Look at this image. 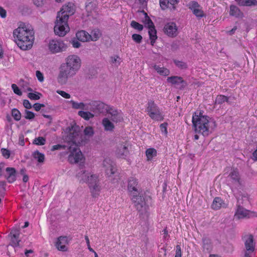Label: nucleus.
<instances>
[{"label": "nucleus", "mask_w": 257, "mask_h": 257, "mask_svg": "<svg viewBox=\"0 0 257 257\" xmlns=\"http://www.w3.org/2000/svg\"><path fill=\"white\" fill-rule=\"evenodd\" d=\"M66 131L67 134L64 138L66 144L54 145L51 151L67 149L68 151L67 153H70L68 157L69 162L71 164L77 163L83 158L81 152L77 147L85 144L87 140L83 137L79 131L78 125L75 124L71 125V127L69 126L66 128Z\"/></svg>", "instance_id": "1"}, {"label": "nucleus", "mask_w": 257, "mask_h": 257, "mask_svg": "<svg viewBox=\"0 0 257 257\" xmlns=\"http://www.w3.org/2000/svg\"><path fill=\"white\" fill-rule=\"evenodd\" d=\"M192 123L196 133L208 136L216 127L215 120L209 116L203 115L201 111L195 112L192 116Z\"/></svg>", "instance_id": "2"}, {"label": "nucleus", "mask_w": 257, "mask_h": 257, "mask_svg": "<svg viewBox=\"0 0 257 257\" xmlns=\"http://www.w3.org/2000/svg\"><path fill=\"white\" fill-rule=\"evenodd\" d=\"M14 36L17 38L18 46L23 50L32 48L34 40V32L31 27H19L14 31Z\"/></svg>", "instance_id": "3"}, {"label": "nucleus", "mask_w": 257, "mask_h": 257, "mask_svg": "<svg viewBox=\"0 0 257 257\" xmlns=\"http://www.w3.org/2000/svg\"><path fill=\"white\" fill-rule=\"evenodd\" d=\"M59 73L58 76V82L61 85L65 84L69 78L73 77L76 73L77 71L68 66L64 63H62L59 68Z\"/></svg>", "instance_id": "4"}, {"label": "nucleus", "mask_w": 257, "mask_h": 257, "mask_svg": "<svg viewBox=\"0 0 257 257\" xmlns=\"http://www.w3.org/2000/svg\"><path fill=\"white\" fill-rule=\"evenodd\" d=\"M67 17V16H63V19H61L57 17L54 28V31L56 35L63 37L69 31L70 28L68 25Z\"/></svg>", "instance_id": "5"}, {"label": "nucleus", "mask_w": 257, "mask_h": 257, "mask_svg": "<svg viewBox=\"0 0 257 257\" xmlns=\"http://www.w3.org/2000/svg\"><path fill=\"white\" fill-rule=\"evenodd\" d=\"M131 199L135 204V206L141 214H146L148 216L149 206L147 204L145 198L140 194H134L131 195Z\"/></svg>", "instance_id": "6"}, {"label": "nucleus", "mask_w": 257, "mask_h": 257, "mask_svg": "<svg viewBox=\"0 0 257 257\" xmlns=\"http://www.w3.org/2000/svg\"><path fill=\"white\" fill-rule=\"evenodd\" d=\"M146 110L148 114L152 119L156 121H162L164 119L162 112L154 101H149Z\"/></svg>", "instance_id": "7"}, {"label": "nucleus", "mask_w": 257, "mask_h": 257, "mask_svg": "<svg viewBox=\"0 0 257 257\" xmlns=\"http://www.w3.org/2000/svg\"><path fill=\"white\" fill-rule=\"evenodd\" d=\"M86 183L88 184L92 197H97L100 191V186L98 176L96 175L90 174Z\"/></svg>", "instance_id": "8"}, {"label": "nucleus", "mask_w": 257, "mask_h": 257, "mask_svg": "<svg viewBox=\"0 0 257 257\" xmlns=\"http://www.w3.org/2000/svg\"><path fill=\"white\" fill-rule=\"evenodd\" d=\"M48 47L52 53L55 54L65 51L67 46L63 41L53 39L50 41Z\"/></svg>", "instance_id": "9"}, {"label": "nucleus", "mask_w": 257, "mask_h": 257, "mask_svg": "<svg viewBox=\"0 0 257 257\" xmlns=\"http://www.w3.org/2000/svg\"><path fill=\"white\" fill-rule=\"evenodd\" d=\"M109 105L99 101H92L89 103L88 110L95 114L105 113Z\"/></svg>", "instance_id": "10"}, {"label": "nucleus", "mask_w": 257, "mask_h": 257, "mask_svg": "<svg viewBox=\"0 0 257 257\" xmlns=\"http://www.w3.org/2000/svg\"><path fill=\"white\" fill-rule=\"evenodd\" d=\"M257 217V213L247 210L240 205H237L234 217L238 219Z\"/></svg>", "instance_id": "11"}, {"label": "nucleus", "mask_w": 257, "mask_h": 257, "mask_svg": "<svg viewBox=\"0 0 257 257\" xmlns=\"http://www.w3.org/2000/svg\"><path fill=\"white\" fill-rule=\"evenodd\" d=\"M75 11L74 5L72 3H68L62 7L61 10L58 12L57 17L63 19V16H67V21H68L69 16L74 14Z\"/></svg>", "instance_id": "12"}, {"label": "nucleus", "mask_w": 257, "mask_h": 257, "mask_svg": "<svg viewBox=\"0 0 257 257\" xmlns=\"http://www.w3.org/2000/svg\"><path fill=\"white\" fill-rule=\"evenodd\" d=\"M65 65L70 67L76 71L78 72L81 67V61L80 58L76 55H71L66 58Z\"/></svg>", "instance_id": "13"}, {"label": "nucleus", "mask_w": 257, "mask_h": 257, "mask_svg": "<svg viewBox=\"0 0 257 257\" xmlns=\"http://www.w3.org/2000/svg\"><path fill=\"white\" fill-rule=\"evenodd\" d=\"M128 144L126 141L119 142L116 145L115 154L118 158H125L129 155Z\"/></svg>", "instance_id": "14"}, {"label": "nucleus", "mask_w": 257, "mask_h": 257, "mask_svg": "<svg viewBox=\"0 0 257 257\" xmlns=\"http://www.w3.org/2000/svg\"><path fill=\"white\" fill-rule=\"evenodd\" d=\"M127 190L130 196L139 194L141 188L138 184V180L134 177H130L128 180Z\"/></svg>", "instance_id": "15"}, {"label": "nucleus", "mask_w": 257, "mask_h": 257, "mask_svg": "<svg viewBox=\"0 0 257 257\" xmlns=\"http://www.w3.org/2000/svg\"><path fill=\"white\" fill-rule=\"evenodd\" d=\"M106 112L110 115L109 118L114 122H120L123 120V116L121 111H118L113 107L109 106Z\"/></svg>", "instance_id": "16"}, {"label": "nucleus", "mask_w": 257, "mask_h": 257, "mask_svg": "<svg viewBox=\"0 0 257 257\" xmlns=\"http://www.w3.org/2000/svg\"><path fill=\"white\" fill-rule=\"evenodd\" d=\"M167 81L173 85H180L179 88L181 90L183 89L187 85V82L182 77L178 76L169 77L167 79Z\"/></svg>", "instance_id": "17"}, {"label": "nucleus", "mask_w": 257, "mask_h": 257, "mask_svg": "<svg viewBox=\"0 0 257 257\" xmlns=\"http://www.w3.org/2000/svg\"><path fill=\"white\" fill-rule=\"evenodd\" d=\"M164 30L168 36L174 37L177 35V27L175 23H169L166 24L164 28Z\"/></svg>", "instance_id": "18"}, {"label": "nucleus", "mask_w": 257, "mask_h": 257, "mask_svg": "<svg viewBox=\"0 0 257 257\" xmlns=\"http://www.w3.org/2000/svg\"><path fill=\"white\" fill-rule=\"evenodd\" d=\"M6 171L7 175H6L5 177L8 182L10 183L15 182L16 180V170L13 167H8L6 168Z\"/></svg>", "instance_id": "19"}, {"label": "nucleus", "mask_w": 257, "mask_h": 257, "mask_svg": "<svg viewBox=\"0 0 257 257\" xmlns=\"http://www.w3.org/2000/svg\"><path fill=\"white\" fill-rule=\"evenodd\" d=\"M103 166L105 168V172L108 176H111L115 174V169L111 163L109 159H105L103 162Z\"/></svg>", "instance_id": "20"}, {"label": "nucleus", "mask_w": 257, "mask_h": 257, "mask_svg": "<svg viewBox=\"0 0 257 257\" xmlns=\"http://www.w3.org/2000/svg\"><path fill=\"white\" fill-rule=\"evenodd\" d=\"M67 243V238L66 236H60L56 243L57 248L60 251H66L67 247L66 244Z\"/></svg>", "instance_id": "21"}, {"label": "nucleus", "mask_w": 257, "mask_h": 257, "mask_svg": "<svg viewBox=\"0 0 257 257\" xmlns=\"http://www.w3.org/2000/svg\"><path fill=\"white\" fill-rule=\"evenodd\" d=\"M226 206L227 205L224 201L219 197H215L211 205V208L214 210H218L222 207L225 208Z\"/></svg>", "instance_id": "22"}, {"label": "nucleus", "mask_w": 257, "mask_h": 257, "mask_svg": "<svg viewBox=\"0 0 257 257\" xmlns=\"http://www.w3.org/2000/svg\"><path fill=\"white\" fill-rule=\"evenodd\" d=\"M76 36L79 41L82 42L90 41V36H89V34L85 31L81 30L78 32L76 34Z\"/></svg>", "instance_id": "23"}, {"label": "nucleus", "mask_w": 257, "mask_h": 257, "mask_svg": "<svg viewBox=\"0 0 257 257\" xmlns=\"http://www.w3.org/2000/svg\"><path fill=\"white\" fill-rule=\"evenodd\" d=\"M89 175L90 173H89L88 172H86L84 170H80V171L77 174L76 177L79 179L80 183H83L87 182Z\"/></svg>", "instance_id": "24"}, {"label": "nucleus", "mask_w": 257, "mask_h": 257, "mask_svg": "<svg viewBox=\"0 0 257 257\" xmlns=\"http://www.w3.org/2000/svg\"><path fill=\"white\" fill-rule=\"evenodd\" d=\"M69 102L71 103L73 108L88 110L89 103H84L83 102L78 103L73 100H70Z\"/></svg>", "instance_id": "25"}, {"label": "nucleus", "mask_w": 257, "mask_h": 257, "mask_svg": "<svg viewBox=\"0 0 257 257\" xmlns=\"http://www.w3.org/2000/svg\"><path fill=\"white\" fill-rule=\"evenodd\" d=\"M102 123L104 127V130L106 131H112L114 128V124L108 118H104L102 119Z\"/></svg>", "instance_id": "26"}, {"label": "nucleus", "mask_w": 257, "mask_h": 257, "mask_svg": "<svg viewBox=\"0 0 257 257\" xmlns=\"http://www.w3.org/2000/svg\"><path fill=\"white\" fill-rule=\"evenodd\" d=\"M153 68L161 75L167 76L170 74V70L166 68L161 67L157 65H154Z\"/></svg>", "instance_id": "27"}, {"label": "nucleus", "mask_w": 257, "mask_h": 257, "mask_svg": "<svg viewBox=\"0 0 257 257\" xmlns=\"http://www.w3.org/2000/svg\"><path fill=\"white\" fill-rule=\"evenodd\" d=\"M149 35L151 40V44L153 46L156 40L157 39V31L155 27H152L151 28L149 29Z\"/></svg>", "instance_id": "28"}, {"label": "nucleus", "mask_w": 257, "mask_h": 257, "mask_svg": "<svg viewBox=\"0 0 257 257\" xmlns=\"http://www.w3.org/2000/svg\"><path fill=\"white\" fill-rule=\"evenodd\" d=\"M229 14L231 16L235 17H241L243 15L238 8L234 5L230 6Z\"/></svg>", "instance_id": "29"}, {"label": "nucleus", "mask_w": 257, "mask_h": 257, "mask_svg": "<svg viewBox=\"0 0 257 257\" xmlns=\"http://www.w3.org/2000/svg\"><path fill=\"white\" fill-rule=\"evenodd\" d=\"M32 156L35 159L37 160L39 163L42 164L45 161V157L44 154L39 152L38 150L33 153Z\"/></svg>", "instance_id": "30"}, {"label": "nucleus", "mask_w": 257, "mask_h": 257, "mask_svg": "<svg viewBox=\"0 0 257 257\" xmlns=\"http://www.w3.org/2000/svg\"><path fill=\"white\" fill-rule=\"evenodd\" d=\"M96 7V4L93 2V0H86L85 3V9L87 12V16H89L92 11Z\"/></svg>", "instance_id": "31"}, {"label": "nucleus", "mask_w": 257, "mask_h": 257, "mask_svg": "<svg viewBox=\"0 0 257 257\" xmlns=\"http://www.w3.org/2000/svg\"><path fill=\"white\" fill-rule=\"evenodd\" d=\"M238 4L242 6H250L257 5L256 0H236Z\"/></svg>", "instance_id": "32"}, {"label": "nucleus", "mask_w": 257, "mask_h": 257, "mask_svg": "<svg viewBox=\"0 0 257 257\" xmlns=\"http://www.w3.org/2000/svg\"><path fill=\"white\" fill-rule=\"evenodd\" d=\"M79 131L81 132L83 137H84L87 140V142L86 143H85V144L81 145L80 146L84 145L85 144H86L87 143V142L88 141V140L86 138V136H88V137L92 136L94 134L93 130L91 127H90V126L86 127L84 130V134L85 136L83 135L82 132L81 131L80 128H79Z\"/></svg>", "instance_id": "33"}, {"label": "nucleus", "mask_w": 257, "mask_h": 257, "mask_svg": "<svg viewBox=\"0 0 257 257\" xmlns=\"http://www.w3.org/2000/svg\"><path fill=\"white\" fill-rule=\"evenodd\" d=\"M78 115L85 120H88L94 117V115L89 111L80 110L78 112Z\"/></svg>", "instance_id": "34"}, {"label": "nucleus", "mask_w": 257, "mask_h": 257, "mask_svg": "<svg viewBox=\"0 0 257 257\" xmlns=\"http://www.w3.org/2000/svg\"><path fill=\"white\" fill-rule=\"evenodd\" d=\"M202 241L203 248L209 251L211 248L210 239L206 237H204L202 238Z\"/></svg>", "instance_id": "35"}, {"label": "nucleus", "mask_w": 257, "mask_h": 257, "mask_svg": "<svg viewBox=\"0 0 257 257\" xmlns=\"http://www.w3.org/2000/svg\"><path fill=\"white\" fill-rule=\"evenodd\" d=\"M145 16V20L143 22L145 24L146 26H147L148 29L151 28L152 27H155L154 24L151 19L149 17L147 14L145 13L144 11H143Z\"/></svg>", "instance_id": "36"}, {"label": "nucleus", "mask_w": 257, "mask_h": 257, "mask_svg": "<svg viewBox=\"0 0 257 257\" xmlns=\"http://www.w3.org/2000/svg\"><path fill=\"white\" fill-rule=\"evenodd\" d=\"M146 155L148 160H151L153 157L157 155V151L154 148H149L146 150Z\"/></svg>", "instance_id": "37"}, {"label": "nucleus", "mask_w": 257, "mask_h": 257, "mask_svg": "<svg viewBox=\"0 0 257 257\" xmlns=\"http://www.w3.org/2000/svg\"><path fill=\"white\" fill-rule=\"evenodd\" d=\"M224 102H227L229 103L228 97L223 95H219L217 96L215 100V103L221 104L224 103Z\"/></svg>", "instance_id": "38"}, {"label": "nucleus", "mask_w": 257, "mask_h": 257, "mask_svg": "<svg viewBox=\"0 0 257 257\" xmlns=\"http://www.w3.org/2000/svg\"><path fill=\"white\" fill-rule=\"evenodd\" d=\"M89 36H90V41H96L99 38L100 34L98 30H93Z\"/></svg>", "instance_id": "39"}, {"label": "nucleus", "mask_w": 257, "mask_h": 257, "mask_svg": "<svg viewBox=\"0 0 257 257\" xmlns=\"http://www.w3.org/2000/svg\"><path fill=\"white\" fill-rule=\"evenodd\" d=\"M12 115L16 121H19L21 119V113L17 108L12 109Z\"/></svg>", "instance_id": "40"}, {"label": "nucleus", "mask_w": 257, "mask_h": 257, "mask_svg": "<svg viewBox=\"0 0 257 257\" xmlns=\"http://www.w3.org/2000/svg\"><path fill=\"white\" fill-rule=\"evenodd\" d=\"M46 139L43 137H39L34 139L33 144L36 145H44L46 143Z\"/></svg>", "instance_id": "41"}, {"label": "nucleus", "mask_w": 257, "mask_h": 257, "mask_svg": "<svg viewBox=\"0 0 257 257\" xmlns=\"http://www.w3.org/2000/svg\"><path fill=\"white\" fill-rule=\"evenodd\" d=\"M174 63H175L176 66H177L179 68L181 69H186L187 68V64L183 61L174 60Z\"/></svg>", "instance_id": "42"}, {"label": "nucleus", "mask_w": 257, "mask_h": 257, "mask_svg": "<svg viewBox=\"0 0 257 257\" xmlns=\"http://www.w3.org/2000/svg\"><path fill=\"white\" fill-rule=\"evenodd\" d=\"M42 95L41 93L38 92H36L35 93L30 92L28 93V97L31 100H39Z\"/></svg>", "instance_id": "43"}, {"label": "nucleus", "mask_w": 257, "mask_h": 257, "mask_svg": "<svg viewBox=\"0 0 257 257\" xmlns=\"http://www.w3.org/2000/svg\"><path fill=\"white\" fill-rule=\"evenodd\" d=\"M24 117L27 119L32 120L35 117V114L32 111L25 109Z\"/></svg>", "instance_id": "44"}, {"label": "nucleus", "mask_w": 257, "mask_h": 257, "mask_svg": "<svg viewBox=\"0 0 257 257\" xmlns=\"http://www.w3.org/2000/svg\"><path fill=\"white\" fill-rule=\"evenodd\" d=\"M131 26L133 28L140 31L143 30V26L135 21H132L131 22Z\"/></svg>", "instance_id": "45"}, {"label": "nucleus", "mask_w": 257, "mask_h": 257, "mask_svg": "<svg viewBox=\"0 0 257 257\" xmlns=\"http://www.w3.org/2000/svg\"><path fill=\"white\" fill-rule=\"evenodd\" d=\"M231 178L236 182H238L239 180V174L237 171L233 170L230 174Z\"/></svg>", "instance_id": "46"}, {"label": "nucleus", "mask_w": 257, "mask_h": 257, "mask_svg": "<svg viewBox=\"0 0 257 257\" xmlns=\"http://www.w3.org/2000/svg\"><path fill=\"white\" fill-rule=\"evenodd\" d=\"M168 0H160V5L162 10H165L167 8L170 9V6Z\"/></svg>", "instance_id": "47"}, {"label": "nucleus", "mask_w": 257, "mask_h": 257, "mask_svg": "<svg viewBox=\"0 0 257 257\" xmlns=\"http://www.w3.org/2000/svg\"><path fill=\"white\" fill-rule=\"evenodd\" d=\"M132 39L138 44H140L142 41V36L141 35L134 34L132 35Z\"/></svg>", "instance_id": "48"}, {"label": "nucleus", "mask_w": 257, "mask_h": 257, "mask_svg": "<svg viewBox=\"0 0 257 257\" xmlns=\"http://www.w3.org/2000/svg\"><path fill=\"white\" fill-rule=\"evenodd\" d=\"M200 7L198 3L195 1H192L189 4V8L193 12Z\"/></svg>", "instance_id": "49"}, {"label": "nucleus", "mask_w": 257, "mask_h": 257, "mask_svg": "<svg viewBox=\"0 0 257 257\" xmlns=\"http://www.w3.org/2000/svg\"><path fill=\"white\" fill-rule=\"evenodd\" d=\"M12 244H11L14 248H16L17 246H20V242L21 240L19 239V238H14L12 236L11 238Z\"/></svg>", "instance_id": "50"}, {"label": "nucleus", "mask_w": 257, "mask_h": 257, "mask_svg": "<svg viewBox=\"0 0 257 257\" xmlns=\"http://www.w3.org/2000/svg\"><path fill=\"white\" fill-rule=\"evenodd\" d=\"M12 88L15 94L19 96H21L22 95V91L20 90V89L19 88V87L17 86L16 84H13L12 85Z\"/></svg>", "instance_id": "51"}, {"label": "nucleus", "mask_w": 257, "mask_h": 257, "mask_svg": "<svg viewBox=\"0 0 257 257\" xmlns=\"http://www.w3.org/2000/svg\"><path fill=\"white\" fill-rule=\"evenodd\" d=\"M170 9L175 10L176 9V5L179 3V0H168Z\"/></svg>", "instance_id": "52"}, {"label": "nucleus", "mask_w": 257, "mask_h": 257, "mask_svg": "<svg viewBox=\"0 0 257 257\" xmlns=\"http://www.w3.org/2000/svg\"><path fill=\"white\" fill-rule=\"evenodd\" d=\"M11 236L14 238H19L20 235V230L17 228H15L12 230L11 233Z\"/></svg>", "instance_id": "53"}, {"label": "nucleus", "mask_w": 257, "mask_h": 257, "mask_svg": "<svg viewBox=\"0 0 257 257\" xmlns=\"http://www.w3.org/2000/svg\"><path fill=\"white\" fill-rule=\"evenodd\" d=\"M120 58L118 56L111 57V62L112 64H114L115 65L118 66L120 64Z\"/></svg>", "instance_id": "54"}, {"label": "nucleus", "mask_w": 257, "mask_h": 257, "mask_svg": "<svg viewBox=\"0 0 257 257\" xmlns=\"http://www.w3.org/2000/svg\"><path fill=\"white\" fill-rule=\"evenodd\" d=\"M193 13L197 17L202 18L203 17V12L199 8L196 10H194Z\"/></svg>", "instance_id": "55"}, {"label": "nucleus", "mask_w": 257, "mask_h": 257, "mask_svg": "<svg viewBox=\"0 0 257 257\" xmlns=\"http://www.w3.org/2000/svg\"><path fill=\"white\" fill-rule=\"evenodd\" d=\"M3 156L7 158L8 159L10 157V151L9 150H7L6 149L3 148L1 150Z\"/></svg>", "instance_id": "56"}, {"label": "nucleus", "mask_w": 257, "mask_h": 257, "mask_svg": "<svg viewBox=\"0 0 257 257\" xmlns=\"http://www.w3.org/2000/svg\"><path fill=\"white\" fill-rule=\"evenodd\" d=\"M57 93L60 94L61 96H62L64 98H70V95L62 90H57Z\"/></svg>", "instance_id": "57"}, {"label": "nucleus", "mask_w": 257, "mask_h": 257, "mask_svg": "<svg viewBox=\"0 0 257 257\" xmlns=\"http://www.w3.org/2000/svg\"><path fill=\"white\" fill-rule=\"evenodd\" d=\"M32 106L36 111H39L42 107H44L45 105L39 103H35Z\"/></svg>", "instance_id": "58"}, {"label": "nucleus", "mask_w": 257, "mask_h": 257, "mask_svg": "<svg viewBox=\"0 0 257 257\" xmlns=\"http://www.w3.org/2000/svg\"><path fill=\"white\" fill-rule=\"evenodd\" d=\"M181 248L180 245H176V254L175 257H181Z\"/></svg>", "instance_id": "59"}, {"label": "nucleus", "mask_w": 257, "mask_h": 257, "mask_svg": "<svg viewBox=\"0 0 257 257\" xmlns=\"http://www.w3.org/2000/svg\"><path fill=\"white\" fill-rule=\"evenodd\" d=\"M167 123L164 122L160 124V128L162 133H164L166 135L167 134Z\"/></svg>", "instance_id": "60"}, {"label": "nucleus", "mask_w": 257, "mask_h": 257, "mask_svg": "<svg viewBox=\"0 0 257 257\" xmlns=\"http://www.w3.org/2000/svg\"><path fill=\"white\" fill-rule=\"evenodd\" d=\"M23 105L27 109H30L32 107V105L27 99H25L23 101Z\"/></svg>", "instance_id": "61"}, {"label": "nucleus", "mask_w": 257, "mask_h": 257, "mask_svg": "<svg viewBox=\"0 0 257 257\" xmlns=\"http://www.w3.org/2000/svg\"><path fill=\"white\" fill-rule=\"evenodd\" d=\"M36 76L39 81L42 82L44 80V77L43 74L39 71H36Z\"/></svg>", "instance_id": "62"}, {"label": "nucleus", "mask_w": 257, "mask_h": 257, "mask_svg": "<svg viewBox=\"0 0 257 257\" xmlns=\"http://www.w3.org/2000/svg\"><path fill=\"white\" fill-rule=\"evenodd\" d=\"M21 86L25 90L29 87V83L25 81L24 80L21 79L20 80Z\"/></svg>", "instance_id": "63"}, {"label": "nucleus", "mask_w": 257, "mask_h": 257, "mask_svg": "<svg viewBox=\"0 0 257 257\" xmlns=\"http://www.w3.org/2000/svg\"><path fill=\"white\" fill-rule=\"evenodd\" d=\"M44 0H33L34 4L37 7L42 6L44 4Z\"/></svg>", "instance_id": "64"}]
</instances>
